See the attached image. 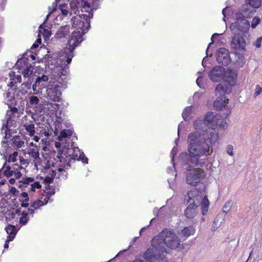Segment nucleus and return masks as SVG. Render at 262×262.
Instances as JSON below:
<instances>
[{"mask_svg":"<svg viewBox=\"0 0 262 262\" xmlns=\"http://www.w3.org/2000/svg\"><path fill=\"white\" fill-rule=\"evenodd\" d=\"M187 196L188 207L185 210V216L188 219L193 218L196 214V210L200 204L201 192L198 190L194 188L189 191Z\"/></svg>","mask_w":262,"mask_h":262,"instance_id":"7","label":"nucleus"},{"mask_svg":"<svg viewBox=\"0 0 262 262\" xmlns=\"http://www.w3.org/2000/svg\"><path fill=\"white\" fill-rule=\"evenodd\" d=\"M262 92V88H261L259 85H257L256 86V88L255 89L254 92V96L256 97L259 95Z\"/></svg>","mask_w":262,"mask_h":262,"instance_id":"44","label":"nucleus"},{"mask_svg":"<svg viewBox=\"0 0 262 262\" xmlns=\"http://www.w3.org/2000/svg\"><path fill=\"white\" fill-rule=\"evenodd\" d=\"M29 155L31 157L34 158V159H37L39 158V152L38 151H36L34 149H32Z\"/></svg>","mask_w":262,"mask_h":262,"instance_id":"41","label":"nucleus"},{"mask_svg":"<svg viewBox=\"0 0 262 262\" xmlns=\"http://www.w3.org/2000/svg\"><path fill=\"white\" fill-rule=\"evenodd\" d=\"M21 196L23 197V198H28V194L27 192H24L21 193Z\"/></svg>","mask_w":262,"mask_h":262,"instance_id":"64","label":"nucleus"},{"mask_svg":"<svg viewBox=\"0 0 262 262\" xmlns=\"http://www.w3.org/2000/svg\"><path fill=\"white\" fill-rule=\"evenodd\" d=\"M261 40L262 37H260L257 38L256 41L254 43V45L256 48L260 47Z\"/></svg>","mask_w":262,"mask_h":262,"instance_id":"46","label":"nucleus"},{"mask_svg":"<svg viewBox=\"0 0 262 262\" xmlns=\"http://www.w3.org/2000/svg\"><path fill=\"white\" fill-rule=\"evenodd\" d=\"M218 139L217 134L211 129L207 130L206 134L199 132L190 133L188 137V153L186 154V165L190 167L197 166L199 158L203 156L210 155L212 153L213 144Z\"/></svg>","mask_w":262,"mask_h":262,"instance_id":"1","label":"nucleus"},{"mask_svg":"<svg viewBox=\"0 0 262 262\" xmlns=\"http://www.w3.org/2000/svg\"><path fill=\"white\" fill-rule=\"evenodd\" d=\"M245 2L254 10L260 7L261 5V0H246Z\"/></svg>","mask_w":262,"mask_h":262,"instance_id":"25","label":"nucleus"},{"mask_svg":"<svg viewBox=\"0 0 262 262\" xmlns=\"http://www.w3.org/2000/svg\"><path fill=\"white\" fill-rule=\"evenodd\" d=\"M180 245V240L176 234L171 231L163 230L153 239L151 245L154 249H147L144 254V258L149 262L162 260L164 253H167L165 246L171 249H176Z\"/></svg>","mask_w":262,"mask_h":262,"instance_id":"2","label":"nucleus"},{"mask_svg":"<svg viewBox=\"0 0 262 262\" xmlns=\"http://www.w3.org/2000/svg\"><path fill=\"white\" fill-rule=\"evenodd\" d=\"M76 149L73 150L69 148H67L65 146L59 149L58 152L57 158L59 162H66L68 157L69 156L70 159L73 160H81L84 163H88V159L84 157L83 152L79 154V156L76 154Z\"/></svg>","mask_w":262,"mask_h":262,"instance_id":"8","label":"nucleus"},{"mask_svg":"<svg viewBox=\"0 0 262 262\" xmlns=\"http://www.w3.org/2000/svg\"><path fill=\"white\" fill-rule=\"evenodd\" d=\"M49 80V77L45 74L41 76H38L32 85V89L34 92H39L43 88L47 85L46 82Z\"/></svg>","mask_w":262,"mask_h":262,"instance_id":"14","label":"nucleus"},{"mask_svg":"<svg viewBox=\"0 0 262 262\" xmlns=\"http://www.w3.org/2000/svg\"><path fill=\"white\" fill-rule=\"evenodd\" d=\"M13 174V172L12 170H9L8 171H4V174L8 178L11 177Z\"/></svg>","mask_w":262,"mask_h":262,"instance_id":"54","label":"nucleus"},{"mask_svg":"<svg viewBox=\"0 0 262 262\" xmlns=\"http://www.w3.org/2000/svg\"><path fill=\"white\" fill-rule=\"evenodd\" d=\"M228 99L225 96L218 97L213 103V107L216 110H222L223 108L225 107V106L228 103Z\"/></svg>","mask_w":262,"mask_h":262,"instance_id":"16","label":"nucleus"},{"mask_svg":"<svg viewBox=\"0 0 262 262\" xmlns=\"http://www.w3.org/2000/svg\"><path fill=\"white\" fill-rule=\"evenodd\" d=\"M70 28L68 25L60 27L55 35V37L60 39L66 37L70 33Z\"/></svg>","mask_w":262,"mask_h":262,"instance_id":"17","label":"nucleus"},{"mask_svg":"<svg viewBox=\"0 0 262 262\" xmlns=\"http://www.w3.org/2000/svg\"><path fill=\"white\" fill-rule=\"evenodd\" d=\"M225 69L220 66H215L210 71L209 77L213 82H217L221 81L225 75Z\"/></svg>","mask_w":262,"mask_h":262,"instance_id":"13","label":"nucleus"},{"mask_svg":"<svg viewBox=\"0 0 262 262\" xmlns=\"http://www.w3.org/2000/svg\"><path fill=\"white\" fill-rule=\"evenodd\" d=\"M10 192L14 195H17L18 193V191L14 187L10 188Z\"/></svg>","mask_w":262,"mask_h":262,"instance_id":"50","label":"nucleus"},{"mask_svg":"<svg viewBox=\"0 0 262 262\" xmlns=\"http://www.w3.org/2000/svg\"><path fill=\"white\" fill-rule=\"evenodd\" d=\"M5 230L9 236H13L14 237L16 232L15 227L14 225H8L5 228Z\"/></svg>","mask_w":262,"mask_h":262,"instance_id":"29","label":"nucleus"},{"mask_svg":"<svg viewBox=\"0 0 262 262\" xmlns=\"http://www.w3.org/2000/svg\"><path fill=\"white\" fill-rule=\"evenodd\" d=\"M27 212L28 213V214L32 215L33 216L34 213V210L31 208H28V211Z\"/></svg>","mask_w":262,"mask_h":262,"instance_id":"58","label":"nucleus"},{"mask_svg":"<svg viewBox=\"0 0 262 262\" xmlns=\"http://www.w3.org/2000/svg\"><path fill=\"white\" fill-rule=\"evenodd\" d=\"M255 12V10L249 6L247 3L243 5L239 11V15L243 18H248L252 16Z\"/></svg>","mask_w":262,"mask_h":262,"instance_id":"15","label":"nucleus"},{"mask_svg":"<svg viewBox=\"0 0 262 262\" xmlns=\"http://www.w3.org/2000/svg\"><path fill=\"white\" fill-rule=\"evenodd\" d=\"M53 177L48 176L46 177L45 182L47 183H51L53 182Z\"/></svg>","mask_w":262,"mask_h":262,"instance_id":"53","label":"nucleus"},{"mask_svg":"<svg viewBox=\"0 0 262 262\" xmlns=\"http://www.w3.org/2000/svg\"><path fill=\"white\" fill-rule=\"evenodd\" d=\"M228 92V87L226 84L219 83L217 85L215 93L216 95L223 96L225 93Z\"/></svg>","mask_w":262,"mask_h":262,"instance_id":"18","label":"nucleus"},{"mask_svg":"<svg viewBox=\"0 0 262 262\" xmlns=\"http://www.w3.org/2000/svg\"><path fill=\"white\" fill-rule=\"evenodd\" d=\"M216 61L223 66H228L231 62L229 50L224 48L219 49L215 54Z\"/></svg>","mask_w":262,"mask_h":262,"instance_id":"12","label":"nucleus"},{"mask_svg":"<svg viewBox=\"0 0 262 262\" xmlns=\"http://www.w3.org/2000/svg\"><path fill=\"white\" fill-rule=\"evenodd\" d=\"M227 152L230 156H233V147L231 145H228L227 146Z\"/></svg>","mask_w":262,"mask_h":262,"instance_id":"45","label":"nucleus"},{"mask_svg":"<svg viewBox=\"0 0 262 262\" xmlns=\"http://www.w3.org/2000/svg\"><path fill=\"white\" fill-rule=\"evenodd\" d=\"M232 206V202L231 200L228 201L223 206V212L226 214L231 209Z\"/></svg>","mask_w":262,"mask_h":262,"instance_id":"35","label":"nucleus"},{"mask_svg":"<svg viewBox=\"0 0 262 262\" xmlns=\"http://www.w3.org/2000/svg\"><path fill=\"white\" fill-rule=\"evenodd\" d=\"M235 64L239 67H243L246 62V59L243 55L244 52H236Z\"/></svg>","mask_w":262,"mask_h":262,"instance_id":"20","label":"nucleus"},{"mask_svg":"<svg viewBox=\"0 0 262 262\" xmlns=\"http://www.w3.org/2000/svg\"><path fill=\"white\" fill-rule=\"evenodd\" d=\"M193 125L196 130L201 131L202 134H206L207 130L211 129L217 134L218 136L219 133L215 130V128L225 129L227 127L226 121L220 118L215 113L213 112H208L203 120L200 119L195 120Z\"/></svg>","mask_w":262,"mask_h":262,"instance_id":"5","label":"nucleus"},{"mask_svg":"<svg viewBox=\"0 0 262 262\" xmlns=\"http://www.w3.org/2000/svg\"><path fill=\"white\" fill-rule=\"evenodd\" d=\"M22 202V204L21 205V207H24V208H27L29 206L28 203H26V202Z\"/></svg>","mask_w":262,"mask_h":262,"instance_id":"59","label":"nucleus"},{"mask_svg":"<svg viewBox=\"0 0 262 262\" xmlns=\"http://www.w3.org/2000/svg\"><path fill=\"white\" fill-rule=\"evenodd\" d=\"M14 143L18 147H21L24 144V142L23 141H17L16 140L17 139H19V137L17 136H15L14 137Z\"/></svg>","mask_w":262,"mask_h":262,"instance_id":"42","label":"nucleus"},{"mask_svg":"<svg viewBox=\"0 0 262 262\" xmlns=\"http://www.w3.org/2000/svg\"><path fill=\"white\" fill-rule=\"evenodd\" d=\"M13 239H14V236H8V239L7 240V241L6 242V243L4 245V248L5 249H6V248H8V247H9L8 242H10V241H13Z\"/></svg>","mask_w":262,"mask_h":262,"instance_id":"47","label":"nucleus"},{"mask_svg":"<svg viewBox=\"0 0 262 262\" xmlns=\"http://www.w3.org/2000/svg\"><path fill=\"white\" fill-rule=\"evenodd\" d=\"M219 35V34H217V33H214V34L212 35V37H211V42L209 44V45H208V48H207V50H206V51L207 56H206V57H205L203 58V60H202V65H203V66L204 67H205V63L207 61V56H212V54H210V55H208V49H209V48L210 47V46H211V45L213 43V42H214L213 39H214L216 36H218Z\"/></svg>","mask_w":262,"mask_h":262,"instance_id":"26","label":"nucleus"},{"mask_svg":"<svg viewBox=\"0 0 262 262\" xmlns=\"http://www.w3.org/2000/svg\"><path fill=\"white\" fill-rule=\"evenodd\" d=\"M194 229L192 226H189L185 228L182 231V232L183 235H184L186 237H188L190 235L193 234L194 233Z\"/></svg>","mask_w":262,"mask_h":262,"instance_id":"27","label":"nucleus"},{"mask_svg":"<svg viewBox=\"0 0 262 262\" xmlns=\"http://www.w3.org/2000/svg\"><path fill=\"white\" fill-rule=\"evenodd\" d=\"M43 205L42 202L40 200H37L33 202L30 205L32 208H34L35 209H37L40 206Z\"/></svg>","mask_w":262,"mask_h":262,"instance_id":"36","label":"nucleus"},{"mask_svg":"<svg viewBox=\"0 0 262 262\" xmlns=\"http://www.w3.org/2000/svg\"><path fill=\"white\" fill-rule=\"evenodd\" d=\"M33 140H34L36 142H38L39 139H40V138L38 136H33Z\"/></svg>","mask_w":262,"mask_h":262,"instance_id":"62","label":"nucleus"},{"mask_svg":"<svg viewBox=\"0 0 262 262\" xmlns=\"http://www.w3.org/2000/svg\"><path fill=\"white\" fill-rule=\"evenodd\" d=\"M24 126L30 136L32 137L34 135L35 133L34 124H30L29 125H25Z\"/></svg>","mask_w":262,"mask_h":262,"instance_id":"28","label":"nucleus"},{"mask_svg":"<svg viewBox=\"0 0 262 262\" xmlns=\"http://www.w3.org/2000/svg\"><path fill=\"white\" fill-rule=\"evenodd\" d=\"M70 48H71V47L69 45V51H70V54L67 57V60H66L68 64L70 63L72 61V59L73 57V52L74 50L75 49V48H74L73 50H72L71 49H70Z\"/></svg>","mask_w":262,"mask_h":262,"instance_id":"40","label":"nucleus"},{"mask_svg":"<svg viewBox=\"0 0 262 262\" xmlns=\"http://www.w3.org/2000/svg\"><path fill=\"white\" fill-rule=\"evenodd\" d=\"M246 41L242 34H234L232 38L231 47L236 52H244L246 51Z\"/></svg>","mask_w":262,"mask_h":262,"instance_id":"11","label":"nucleus"},{"mask_svg":"<svg viewBox=\"0 0 262 262\" xmlns=\"http://www.w3.org/2000/svg\"><path fill=\"white\" fill-rule=\"evenodd\" d=\"M93 15V13H89V15L84 14L83 17L79 16L74 20L73 26L77 29V31L72 32L68 41V45L70 46L72 50L83 40L82 35L88 31L90 27V19Z\"/></svg>","mask_w":262,"mask_h":262,"instance_id":"3","label":"nucleus"},{"mask_svg":"<svg viewBox=\"0 0 262 262\" xmlns=\"http://www.w3.org/2000/svg\"><path fill=\"white\" fill-rule=\"evenodd\" d=\"M63 16H67L69 13V10L67 9H59Z\"/></svg>","mask_w":262,"mask_h":262,"instance_id":"55","label":"nucleus"},{"mask_svg":"<svg viewBox=\"0 0 262 262\" xmlns=\"http://www.w3.org/2000/svg\"><path fill=\"white\" fill-rule=\"evenodd\" d=\"M17 93L14 94L13 96H12L11 92H8L5 94V97L7 98H10L9 99H13V97Z\"/></svg>","mask_w":262,"mask_h":262,"instance_id":"52","label":"nucleus"},{"mask_svg":"<svg viewBox=\"0 0 262 262\" xmlns=\"http://www.w3.org/2000/svg\"><path fill=\"white\" fill-rule=\"evenodd\" d=\"M24 94V91L22 90H19L17 94L14 95L13 97V99H8L7 104L8 105L9 107L10 108V110H8L7 111L6 116H8V118L7 119V123H3V126L1 128V133L3 134V131L4 130V133L5 134V138H7V135H9L10 129L8 128L9 123L11 120V115L12 114L16 113L18 111V108L17 106L19 107L20 106H24L25 104L27 103V101L25 100H23V98L21 97V95H23Z\"/></svg>","mask_w":262,"mask_h":262,"instance_id":"6","label":"nucleus"},{"mask_svg":"<svg viewBox=\"0 0 262 262\" xmlns=\"http://www.w3.org/2000/svg\"><path fill=\"white\" fill-rule=\"evenodd\" d=\"M11 80V81L8 84V86L11 87L15 92H16L17 87L16 84L21 82V77L20 75H16Z\"/></svg>","mask_w":262,"mask_h":262,"instance_id":"21","label":"nucleus"},{"mask_svg":"<svg viewBox=\"0 0 262 262\" xmlns=\"http://www.w3.org/2000/svg\"><path fill=\"white\" fill-rule=\"evenodd\" d=\"M186 169L190 171L186 175V183L192 186H196L200 182L201 178L204 176V171L201 168H194L192 171L189 165H187Z\"/></svg>","mask_w":262,"mask_h":262,"instance_id":"10","label":"nucleus"},{"mask_svg":"<svg viewBox=\"0 0 262 262\" xmlns=\"http://www.w3.org/2000/svg\"><path fill=\"white\" fill-rule=\"evenodd\" d=\"M72 134L73 131L71 129H63L60 132V135L58 137L57 139L59 141H62L63 139L71 136Z\"/></svg>","mask_w":262,"mask_h":262,"instance_id":"24","label":"nucleus"},{"mask_svg":"<svg viewBox=\"0 0 262 262\" xmlns=\"http://www.w3.org/2000/svg\"><path fill=\"white\" fill-rule=\"evenodd\" d=\"M250 27L249 21L241 16H237L235 21L230 27L231 31L234 34H241L248 32Z\"/></svg>","mask_w":262,"mask_h":262,"instance_id":"9","label":"nucleus"},{"mask_svg":"<svg viewBox=\"0 0 262 262\" xmlns=\"http://www.w3.org/2000/svg\"><path fill=\"white\" fill-rule=\"evenodd\" d=\"M29 102L31 105L30 107L34 106L36 107L37 105L39 102V99L37 96L33 95L29 97Z\"/></svg>","mask_w":262,"mask_h":262,"instance_id":"30","label":"nucleus"},{"mask_svg":"<svg viewBox=\"0 0 262 262\" xmlns=\"http://www.w3.org/2000/svg\"><path fill=\"white\" fill-rule=\"evenodd\" d=\"M28 215V213L26 211L21 213V217L19 219L20 224L25 225L28 223V219L27 217Z\"/></svg>","mask_w":262,"mask_h":262,"instance_id":"33","label":"nucleus"},{"mask_svg":"<svg viewBox=\"0 0 262 262\" xmlns=\"http://www.w3.org/2000/svg\"><path fill=\"white\" fill-rule=\"evenodd\" d=\"M178 149L177 147H173L170 153V155L172 157V160H173L174 156L177 154Z\"/></svg>","mask_w":262,"mask_h":262,"instance_id":"49","label":"nucleus"},{"mask_svg":"<svg viewBox=\"0 0 262 262\" xmlns=\"http://www.w3.org/2000/svg\"><path fill=\"white\" fill-rule=\"evenodd\" d=\"M201 203H200V205L201 204V206L202 213L205 215L208 211L209 202L206 196L203 199L201 198Z\"/></svg>","mask_w":262,"mask_h":262,"instance_id":"23","label":"nucleus"},{"mask_svg":"<svg viewBox=\"0 0 262 262\" xmlns=\"http://www.w3.org/2000/svg\"><path fill=\"white\" fill-rule=\"evenodd\" d=\"M27 60V59H26V58L24 57L23 59L18 60V62L21 63V62H23L24 63H26Z\"/></svg>","mask_w":262,"mask_h":262,"instance_id":"60","label":"nucleus"},{"mask_svg":"<svg viewBox=\"0 0 262 262\" xmlns=\"http://www.w3.org/2000/svg\"><path fill=\"white\" fill-rule=\"evenodd\" d=\"M44 25L45 24H42L39 26L40 33L46 37H49L51 35V32L48 29L43 28Z\"/></svg>","mask_w":262,"mask_h":262,"instance_id":"31","label":"nucleus"},{"mask_svg":"<svg viewBox=\"0 0 262 262\" xmlns=\"http://www.w3.org/2000/svg\"><path fill=\"white\" fill-rule=\"evenodd\" d=\"M99 4L98 2L94 1L93 2L92 6H91V11H93L94 9L96 10L98 8Z\"/></svg>","mask_w":262,"mask_h":262,"instance_id":"48","label":"nucleus"},{"mask_svg":"<svg viewBox=\"0 0 262 262\" xmlns=\"http://www.w3.org/2000/svg\"><path fill=\"white\" fill-rule=\"evenodd\" d=\"M260 21V19L258 17H254L251 23V27L252 28H255L257 26L258 24H259Z\"/></svg>","mask_w":262,"mask_h":262,"instance_id":"38","label":"nucleus"},{"mask_svg":"<svg viewBox=\"0 0 262 262\" xmlns=\"http://www.w3.org/2000/svg\"><path fill=\"white\" fill-rule=\"evenodd\" d=\"M67 73L66 69L61 68L57 71L55 81H50V84L46 90V97L49 100L54 102L60 101L61 90L67 87Z\"/></svg>","mask_w":262,"mask_h":262,"instance_id":"4","label":"nucleus"},{"mask_svg":"<svg viewBox=\"0 0 262 262\" xmlns=\"http://www.w3.org/2000/svg\"><path fill=\"white\" fill-rule=\"evenodd\" d=\"M15 179H18L21 177V173L20 171H17L14 173Z\"/></svg>","mask_w":262,"mask_h":262,"instance_id":"57","label":"nucleus"},{"mask_svg":"<svg viewBox=\"0 0 262 262\" xmlns=\"http://www.w3.org/2000/svg\"><path fill=\"white\" fill-rule=\"evenodd\" d=\"M9 182L11 184H14L15 182V179L14 178H11L9 180Z\"/></svg>","mask_w":262,"mask_h":262,"instance_id":"63","label":"nucleus"},{"mask_svg":"<svg viewBox=\"0 0 262 262\" xmlns=\"http://www.w3.org/2000/svg\"><path fill=\"white\" fill-rule=\"evenodd\" d=\"M31 186L32 187H34L35 188H40L41 187V185L40 184L39 182H34L33 184H32L31 185Z\"/></svg>","mask_w":262,"mask_h":262,"instance_id":"51","label":"nucleus"},{"mask_svg":"<svg viewBox=\"0 0 262 262\" xmlns=\"http://www.w3.org/2000/svg\"><path fill=\"white\" fill-rule=\"evenodd\" d=\"M70 6L72 11H74L76 13V11L81 7L83 0H70Z\"/></svg>","mask_w":262,"mask_h":262,"instance_id":"22","label":"nucleus"},{"mask_svg":"<svg viewBox=\"0 0 262 262\" xmlns=\"http://www.w3.org/2000/svg\"><path fill=\"white\" fill-rule=\"evenodd\" d=\"M15 216V213L13 211H7L5 213V217L6 220H11L14 219Z\"/></svg>","mask_w":262,"mask_h":262,"instance_id":"37","label":"nucleus"},{"mask_svg":"<svg viewBox=\"0 0 262 262\" xmlns=\"http://www.w3.org/2000/svg\"><path fill=\"white\" fill-rule=\"evenodd\" d=\"M33 71L30 70V69L28 67L24 69L22 71V74L24 76V78H28V80L26 81L27 86L28 87L30 86V84L33 80V77H31L32 75Z\"/></svg>","mask_w":262,"mask_h":262,"instance_id":"19","label":"nucleus"},{"mask_svg":"<svg viewBox=\"0 0 262 262\" xmlns=\"http://www.w3.org/2000/svg\"><path fill=\"white\" fill-rule=\"evenodd\" d=\"M18 155L17 152L14 151L12 154L9 155L8 159L7 161L8 162H15L16 161V157Z\"/></svg>","mask_w":262,"mask_h":262,"instance_id":"39","label":"nucleus"},{"mask_svg":"<svg viewBox=\"0 0 262 262\" xmlns=\"http://www.w3.org/2000/svg\"><path fill=\"white\" fill-rule=\"evenodd\" d=\"M34 181V179L32 178H27L26 179H24L23 180L19 182V183H23L24 184H29L30 182H32Z\"/></svg>","mask_w":262,"mask_h":262,"instance_id":"43","label":"nucleus"},{"mask_svg":"<svg viewBox=\"0 0 262 262\" xmlns=\"http://www.w3.org/2000/svg\"><path fill=\"white\" fill-rule=\"evenodd\" d=\"M56 174V172L55 170H52L51 173V177H53V179H54Z\"/></svg>","mask_w":262,"mask_h":262,"instance_id":"61","label":"nucleus"},{"mask_svg":"<svg viewBox=\"0 0 262 262\" xmlns=\"http://www.w3.org/2000/svg\"><path fill=\"white\" fill-rule=\"evenodd\" d=\"M81 8L82 11L89 12V13H92V11H91V5L87 2L83 1Z\"/></svg>","mask_w":262,"mask_h":262,"instance_id":"34","label":"nucleus"},{"mask_svg":"<svg viewBox=\"0 0 262 262\" xmlns=\"http://www.w3.org/2000/svg\"><path fill=\"white\" fill-rule=\"evenodd\" d=\"M192 111V106H187L185 108L184 110L182 116L184 120H186L187 117L189 116V115L191 114Z\"/></svg>","mask_w":262,"mask_h":262,"instance_id":"32","label":"nucleus"},{"mask_svg":"<svg viewBox=\"0 0 262 262\" xmlns=\"http://www.w3.org/2000/svg\"><path fill=\"white\" fill-rule=\"evenodd\" d=\"M202 80V77L200 76H199L198 77V78H197V79L196 80L197 85L200 88L201 87V82Z\"/></svg>","mask_w":262,"mask_h":262,"instance_id":"56","label":"nucleus"}]
</instances>
